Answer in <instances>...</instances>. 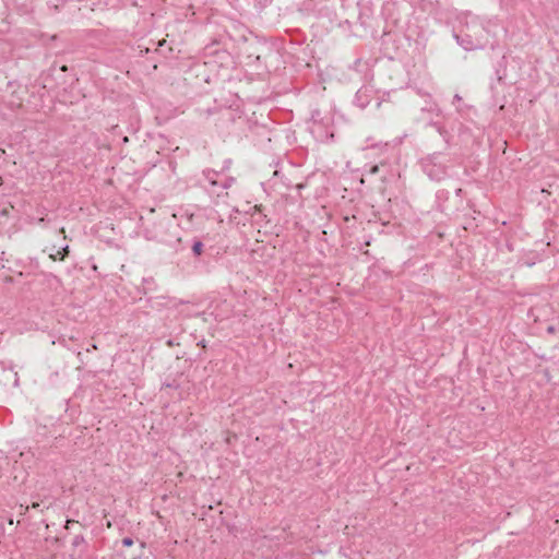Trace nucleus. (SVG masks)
Here are the masks:
<instances>
[{"label":"nucleus","mask_w":559,"mask_h":559,"mask_svg":"<svg viewBox=\"0 0 559 559\" xmlns=\"http://www.w3.org/2000/svg\"><path fill=\"white\" fill-rule=\"evenodd\" d=\"M68 251V246L63 248V252L66 253Z\"/></svg>","instance_id":"39448f33"},{"label":"nucleus","mask_w":559,"mask_h":559,"mask_svg":"<svg viewBox=\"0 0 559 559\" xmlns=\"http://www.w3.org/2000/svg\"><path fill=\"white\" fill-rule=\"evenodd\" d=\"M193 249H194V251H195L197 253H200V251H201V243H200V242L195 243V245H194V247H193Z\"/></svg>","instance_id":"f03ea898"},{"label":"nucleus","mask_w":559,"mask_h":559,"mask_svg":"<svg viewBox=\"0 0 559 559\" xmlns=\"http://www.w3.org/2000/svg\"><path fill=\"white\" fill-rule=\"evenodd\" d=\"M17 523H19V522H14L13 520H10V521H9V525H11V526L16 525Z\"/></svg>","instance_id":"20e7f679"},{"label":"nucleus","mask_w":559,"mask_h":559,"mask_svg":"<svg viewBox=\"0 0 559 559\" xmlns=\"http://www.w3.org/2000/svg\"><path fill=\"white\" fill-rule=\"evenodd\" d=\"M123 544H124L126 546H131V545H132V540H131V539H129V538H128V539H124V540H123Z\"/></svg>","instance_id":"7ed1b4c3"},{"label":"nucleus","mask_w":559,"mask_h":559,"mask_svg":"<svg viewBox=\"0 0 559 559\" xmlns=\"http://www.w3.org/2000/svg\"><path fill=\"white\" fill-rule=\"evenodd\" d=\"M63 257H64V254H63V253H61L60 251H58V252H57V254H52V253L50 254V258H51L52 260L63 259Z\"/></svg>","instance_id":"f257e3e1"}]
</instances>
